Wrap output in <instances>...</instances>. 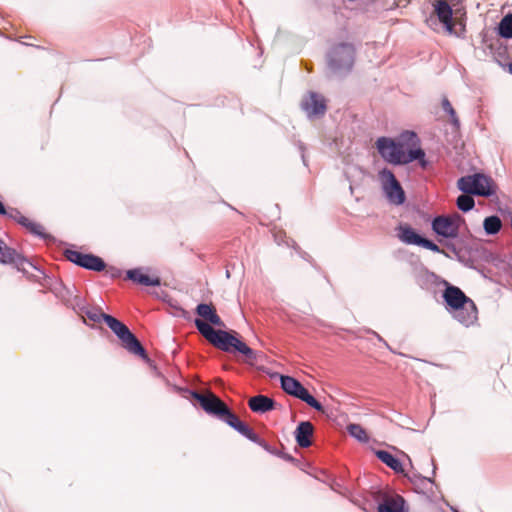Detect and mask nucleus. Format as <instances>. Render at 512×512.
I'll return each instance as SVG.
<instances>
[{
  "mask_svg": "<svg viewBox=\"0 0 512 512\" xmlns=\"http://www.w3.org/2000/svg\"><path fill=\"white\" fill-rule=\"evenodd\" d=\"M191 397L199 403L200 407L207 414L224 421L249 440L263 447L266 451L271 452L268 443L260 438L248 425L243 423L213 392L210 390H206L203 393L191 391Z\"/></svg>",
  "mask_w": 512,
  "mask_h": 512,
  "instance_id": "1",
  "label": "nucleus"
},
{
  "mask_svg": "<svg viewBox=\"0 0 512 512\" xmlns=\"http://www.w3.org/2000/svg\"><path fill=\"white\" fill-rule=\"evenodd\" d=\"M194 324L199 333L217 349L225 352H231L234 349L245 355L250 363L256 360V353L233 334L222 329L215 330L200 318L195 319Z\"/></svg>",
  "mask_w": 512,
  "mask_h": 512,
  "instance_id": "2",
  "label": "nucleus"
},
{
  "mask_svg": "<svg viewBox=\"0 0 512 512\" xmlns=\"http://www.w3.org/2000/svg\"><path fill=\"white\" fill-rule=\"evenodd\" d=\"M444 301L454 318L465 326L472 325L477 320L478 310L472 299L456 286L449 285L443 292Z\"/></svg>",
  "mask_w": 512,
  "mask_h": 512,
  "instance_id": "3",
  "label": "nucleus"
},
{
  "mask_svg": "<svg viewBox=\"0 0 512 512\" xmlns=\"http://www.w3.org/2000/svg\"><path fill=\"white\" fill-rule=\"evenodd\" d=\"M376 148L382 158L391 164H407L414 160H419L423 168L427 165L425 152L421 148L411 149L409 152H406L403 143L396 142L387 137L378 138Z\"/></svg>",
  "mask_w": 512,
  "mask_h": 512,
  "instance_id": "4",
  "label": "nucleus"
},
{
  "mask_svg": "<svg viewBox=\"0 0 512 512\" xmlns=\"http://www.w3.org/2000/svg\"><path fill=\"white\" fill-rule=\"evenodd\" d=\"M457 187L466 194L490 197L496 194L497 184L495 181L482 173L466 175L458 179Z\"/></svg>",
  "mask_w": 512,
  "mask_h": 512,
  "instance_id": "5",
  "label": "nucleus"
},
{
  "mask_svg": "<svg viewBox=\"0 0 512 512\" xmlns=\"http://www.w3.org/2000/svg\"><path fill=\"white\" fill-rule=\"evenodd\" d=\"M105 323L117 335L122 346L127 351L144 359L147 358L146 351L142 344L124 323L111 315L105 317Z\"/></svg>",
  "mask_w": 512,
  "mask_h": 512,
  "instance_id": "6",
  "label": "nucleus"
},
{
  "mask_svg": "<svg viewBox=\"0 0 512 512\" xmlns=\"http://www.w3.org/2000/svg\"><path fill=\"white\" fill-rule=\"evenodd\" d=\"M327 58L333 72L350 71L355 60V47L351 43H340L331 48Z\"/></svg>",
  "mask_w": 512,
  "mask_h": 512,
  "instance_id": "7",
  "label": "nucleus"
},
{
  "mask_svg": "<svg viewBox=\"0 0 512 512\" xmlns=\"http://www.w3.org/2000/svg\"><path fill=\"white\" fill-rule=\"evenodd\" d=\"M281 387L289 395H292L319 412H324L322 404L317 401L308 390L295 378L281 376Z\"/></svg>",
  "mask_w": 512,
  "mask_h": 512,
  "instance_id": "8",
  "label": "nucleus"
},
{
  "mask_svg": "<svg viewBox=\"0 0 512 512\" xmlns=\"http://www.w3.org/2000/svg\"><path fill=\"white\" fill-rule=\"evenodd\" d=\"M379 179L390 203L401 205L405 202V192L392 171L386 168L381 170L379 172Z\"/></svg>",
  "mask_w": 512,
  "mask_h": 512,
  "instance_id": "9",
  "label": "nucleus"
},
{
  "mask_svg": "<svg viewBox=\"0 0 512 512\" xmlns=\"http://www.w3.org/2000/svg\"><path fill=\"white\" fill-rule=\"evenodd\" d=\"M463 221V218L459 214L437 216L432 221V229L439 236L445 238H456L459 234V228Z\"/></svg>",
  "mask_w": 512,
  "mask_h": 512,
  "instance_id": "10",
  "label": "nucleus"
},
{
  "mask_svg": "<svg viewBox=\"0 0 512 512\" xmlns=\"http://www.w3.org/2000/svg\"><path fill=\"white\" fill-rule=\"evenodd\" d=\"M64 255L70 262L88 270L99 272L106 268L103 259L93 254H85L77 250L67 249Z\"/></svg>",
  "mask_w": 512,
  "mask_h": 512,
  "instance_id": "11",
  "label": "nucleus"
},
{
  "mask_svg": "<svg viewBox=\"0 0 512 512\" xmlns=\"http://www.w3.org/2000/svg\"><path fill=\"white\" fill-rule=\"evenodd\" d=\"M0 262L4 264H12L19 271L26 272V265L32 266V264L15 249L8 247L0 239Z\"/></svg>",
  "mask_w": 512,
  "mask_h": 512,
  "instance_id": "12",
  "label": "nucleus"
},
{
  "mask_svg": "<svg viewBox=\"0 0 512 512\" xmlns=\"http://www.w3.org/2000/svg\"><path fill=\"white\" fill-rule=\"evenodd\" d=\"M301 106L309 117L324 115L327 108L324 97L315 92L308 93Z\"/></svg>",
  "mask_w": 512,
  "mask_h": 512,
  "instance_id": "13",
  "label": "nucleus"
},
{
  "mask_svg": "<svg viewBox=\"0 0 512 512\" xmlns=\"http://www.w3.org/2000/svg\"><path fill=\"white\" fill-rule=\"evenodd\" d=\"M434 14L444 24L446 31L452 34L454 31L453 12L447 0H435L433 2Z\"/></svg>",
  "mask_w": 512,
  "mask_h": 512,
  "instance_id": "14",
  "label": "nucleus"
},
{
  "mask_svg": "<svg viewBox=\"0 0 512 512\" xmlns=\"http://www.w3.org/2000/svg\"><path fill=\"white\" fill-rule=\"evenodd\" d=\"M196 313L201 317L202 321L208 323L210 326L224 327V322L217 314L216 308L213 304L201 303L196 307Z\"/></svg>",
  "mask_w": 512,
  "mask_h": 512,
  "instance_id": "15",
  "label": "nucleus"
},
{
  "mask_svg": "<svg viewBox=\"0 0 512 512\" xmlns=\"http://www.w3.org/2000/svg\"><path fill=\"white\" fill-rule=\"evenodd\" d=\"M126 278L143 286H160L161 279L157 275H148L142 268L131 269L126 272Z\"/></svg>",
  "mask_w": 512,
  "mask_h": 512,
  "instance_id": "16",
  "label": "nucleus"
},
{
  "mask_svg": "<svg viewBox=\"0 0 512 512\" xmlns=\"http://www.w3.org/2000/svg\"><path fill=\"white\" fill-rule=\"evenodd\" d=\"M314 432V426L309 421H303L299 423L295 430V438L298 445L302 448L311 446V437Z\"/></svg>",
  "mask_w": 512,
  "mask_h": 512,
  "instance_id": "17",
  "label": "nucleus"
},
{
  "mask_svg": "<svg viewBox=\"0 0 512 512\" xmlns=\"http://www.w3.org/2000/svg\"><path fill=\"white\" fill-rule=\"evenodd\" d=\"M397 237L405 244L418 246H420L423 239V237L417 234L416 231L408 224H400L397 227Z\"/></svg>",
  "mask_w": 512,
  "mask_h": 512,
  "instance_id": "18",
  "label": "nucleus"
},
{
  "mask_svg": "<svg viewBox=\"0 0 512 512\" xmlns=\"http://www.w3.org/2000/svg\"><path fill=\"white\" fill-rule=\"evenodd\" d=\"M249 408L256 413H265L274 409L275 401L264 395L251 397L248 401Z\"/></svg>",
  "mask_w": 512,
  "mask_h": 512,
  "instance_id": "19",
  "label": "nucleus"
},
{
  "mask_svg": "<svg viewBox=\"0 0 512 512\" xmlns=\"http://www.w3.org/2000/svg\"><path fill=\"white\" fill-rule=\"evenodd\" d=\"M404 498L397 495L386 499L378 507V512H406L404 509Z\"/></svg>",
  "mask_w": 512,
  "mask_h": 512,
  "instance_id": "20",
  "label": "nucleus"
},
{
  "mask_svg": "<svg viewBox=\"0 0 512 512\" xmlns=\"http://www.w3.org/2000/svg\"><path fill=\"white\" fill-rule=\"evenodd\" d=\"M376 456L395 472L403 471L402 464L391 453L384 450H378L376 451Z\"/></svg>",
  "mask_w": 512,
  "mask_h": 512,
  "instance_id": "21",
  "label": "nucleus"
},
{
  "mask_svg": "<svg viewBox=\"0 0 512 512\" xmlns=\"http://www.w3.org/2000/svg\"><path fill=\"white\" fill-rule=\"evenodd\" d=\"M17 222L24 226L26 229H28L32 234L43 238L46 237L44 227L41 224L34 222L23 215H19V218H17Z\"/></svg>",
  "mask_w": 512,
  "mask_h": 512,
  "instance_id": "22",
  "label": "nucleus"
},
{
  "mask_svg": "<svg viewBox=\"0 0 512 512\" xmlns=\"http://www.w3.org/2000/svg\"><path fill=\"white\" fill-rule=\"evenodd\" d=\"M483 227L488 235H494L501 230L502 221L498 216H489L484 219Z\"/></svg>",
  "mask_w": 512,
  "mask_h": 512,
  "instance_id": "23",
  "label": "nucleus"
},
{
  "mask_svg": "<svg viewBox=\"0 0 512 512\" xmlns=\"http://www.w3.org/2000/svg\"><path fill=\"white\" fill-rule=\"evenodd\" d=\"M81 311L83 318H87L94 323H99L101 320L105 322V317L109 316L108 314L103 313L99 308L95 307H83Z\"/></svg>",
  "mask_w": 512,
  "mask_h": 512,
  "instance_id": "24",
  "label": "nucleus"
},
{
  "mask_svg": "<svg viewBox=\"0 0 512 512\" xmlns=\"http://www.w3.org/2000/svg\"><path fill=\"white\" fill-rule=\"evenodd\" d=\"M498 29L499 35L503 38H512V14H508L502 18Z\"/></svg>",
  "mask_w": 512,
  "mask_h": 512,
  "instance_id": "25",
  "label": "nucleus"
},
{
  "mask_svg": "<svg viewBox=\"0 0 512 512\" xmlns=\"http://www.w3.org/2000/svg\"><path fill=\"white\" fill-rule=\"evenodd\" d=\"M471 195L464 193L457 198L456 204L461 211L468 212L474 208L475 201Z\"/></svg>",
  "mask_w": 512,
  "mask_h": 512,
  "instance_id": "26",
  "label": "nucleus"
},
{
  "mask_svg": "<svg viewBox=\"0 0 512 512\" xmlns=\"http://www.w3.org/2000/svg\"><path fill=\"white\" fill-rule=\"evenodd\" d=\"M348 432L351 436L356 438L357 440L361 442H367L368 441V435L365 431V429L359 425V424H350L347 427Z\"/></svg>",
  "mask_w": 512,
  "mask_h": 512,
  "instance_id": "27",
  "label": "nucleus"
},
{
  "mask_svg": "<svg viewBox=\"0 0 512 512\" xmlns=\"http://www.w3.org/2000/svg\"><path fill=\"white\" fill-rule=\"evenodd\" d=\"M442 108L443 110L449 115L450 121L453 124L454 127L459 128L460 121L456 114V111L452 107V104L447 98H443L442 100Z\"/></svg>",
  "mask_w": 512,
  "mask_h": 512,
  "instance_id": "28",
  "label": "nucleus"
},
{
  "mask_svg": "<svg viewBox=\"0 0 512 512\" xmlns=\"http://www.w3.org/2000/svg\"><path fill=\"white\" fill-rule=\"evenodd\" d=\"M420 246H422L423 248H426L428 250H431L433 252H436V253H442L443 251L439 248L438 245H436L434 242L426 239V238H423L422 241H421V244Z\"/></svg>",
  "mask_w": 512,
  "mask_h": 512,
  "instance_id": "29",
  "label": "nucleus"
},
{
  "mask_svg": "<svg viewBox=\"0 0 512 512\" xmlns=\"http://www.w3.org/2000/svg\"><path fill=\"white\" fill-rule=\"evenodd\" d=\"M401 139L403 141L411 142L413 145H416L419 142L416 133L411 132V131H406L405 133H403L401 135Z\"/></svg>",
  "mask_w": 512,
  "mask_h": 512,
  "instance_id": "30",
  "label": "nucleus"
},
{
  "mask_svg": "<svg viewBox=\"0 0 512 512\" xmlns=\"http://www.w3.org/2000/svg\"><path fill=\"white\" fill-rule=\"evenodd\" d=\"M5 215H7L9 218H12L17 221V218H19V215H22V214L16 209H10L9 211H7V213Z\"/></svg>",
  "mask_w": 512,
  "mask_h": 512,
  "instance_id": "31",
  "label": "nucleus"
},
{
  "mask_svg": "<svg viewBox=\"0 0 512 512\" xmlns=\"http://www.w3.org/2000/svg\"><path fill=\"white\" fill-rule=\"evenodd\" d=\"M106 273L110 274V276L112 278H116V277L120 276V270H118L117 268H113V267H111L108 270H106Z\"/></svg>",
  "mask_w": 512,
  "mask_h": 512,
  "instance_id": "32",
  "label": "nucleus"
},
{
  "mask_svg": "<svg viewBox=\"0 0 512 512\" xmlns=\"http://www.w3.org/2000/svg\"><path fill=\"white\" fill-rule=\"evenodd\" d=\"M7 213V210L5 209L2 202H0V214L5 215Z\"/></svg>",
  "mask_w": 512,
  "mask_h": 512,
  "instance_id": "33",
  "label": "nucleus"
},
{
  "mask_svg": "<svg viewBox=\"0 0 512 512\" xmlns=\"http://www.w3.org/2000/svg\"><path fill=\"white\" fill-rule=\"evenodd\" d=\"M508 69H509V72L512 74V63L509 64Z\"/></svg>",
  "mask_w": 512,
  "mask_h": 512,
  "instance_id": "34",
  "label": "nucleus"
}]
</instances>
